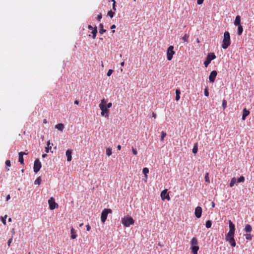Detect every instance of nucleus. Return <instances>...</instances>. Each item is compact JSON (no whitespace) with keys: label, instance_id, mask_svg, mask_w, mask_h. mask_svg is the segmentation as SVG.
I'll use <instances>...</instances> for the list:
<instances>
[{"label":"nucleus","instance_id":"nucleus-1","mask_svg":"<svg viewBox=\"0 0 254 254\" xmlns=\"http://www.w3.org/2000/svg\"><path fill=\"white\" fill-rule=\"evenodd\" d=\"M230 36L229 32L226 31L224 33V39L223 40L222 47L226 49L230 45Z\"/></svg>","mask_w":254,"mask_h":254},{"label":"nucleus","instance_id":"nucleus-2","mask_svg":"<svg viewBox=\"0 0 254 254\" xmlns=\"http://www.w3.org/2000/svg\"><path fill=\"white\" fill-rule=\"evenodd\" d=\"M134 223V220L129 215L126 216L122 219V223L126 227H129L131 225L133 224Z\"/></svg>","mask_w":254,"mask_h":254},{"label":"nucleus","instance_id":"nucleus-3","mask_svg":"<svg viewBox=\"0 0 254 254\" xmlns=\"http://www.w3.org/2000/svg\"><path fill=\"white\" fill-rule=\"evenodd\" d=\"M109 213H112V210L110 208H105L102 212L101 220L103 223H104L106 221Z\"/></svg>","mask_w":254,"mask_h":254},{"label":"nucleus","instance_id":"nucleus-4","mask_svg":"<svg viewBox=\"0 0 254 254\" xmlns=\"http://www.w3.org/2000/svg\"><path fill=\"white\" fill-rule=\"evenodd\" d=\"M216 58L215 54L213 53L208 54L205 61L204 62V64L205 67H207L211 61Z\"/></svg>","mask_w":254,"mask_h":254},{"label":"nucleus","instance_id":"nucleus-5","mask_svg":"<svg viewBox=\"0 0 254 254\" xmlns=\"http://www.w3.org/2000/svg\"><path fill=\"white\" fill-rule=\"evenodd\" d=\"M175 52L174 51V47L173 46H169L167 51V60L171 61L172 59L173 56Z\"/></svg>","mask_w":254,"mask_h":254},{"label":"nucleus","instance_id":"nucleus-6","mask_svg":"<svg viewBox=\"0 0 254 254\" xmlns=\"http://www.w3.org/2000/svg\"><path fill=\"white\" fill-rule=\"evenodd\" d=\"M48 204L49 205V208L51 210H54L58 207V204L55 202V199L53 197H51L48 200Z\"/></svg>","mask_w":254,"mask_h":254},{"label":"nucleus","instance_id":"nucleus-7","mask_svg":"<svg viewBox=\"0 0 254 254\" xmlns=\"http://www.w3.org/2000/svg\"><path fill=\"white\" fill-rule=\"evenodd\" d=\"M41 163L38 159H36L34 163L33 170L35 173H37L41 168Z\"/></svg>","mask_w":254,"mask_h":254},{"label":"nucleus","instance_id":"nucleus-8","mask_svg":"<svg viewBox=\"0 0 254 254\" xmlns=\"http://www.w3.org/2000/svg\"><path fill=\"white\" fill-rule=\"evenodd\" d=\"M99 108L100 109V110H101V114L102 116H105V117H108V114H109V110H108V108H107V107H103V106L102 105L101 106H99Z\"/></svg>","mask_w":254,"mask_h":254},{"label":"nucleus","instance_id":"nucleus-9","mask_svg":"<svg viewBox=\"0 0 254 254\" xmlns=\"http://www.w3.org/2000/svg\"><path fill=\"white\" fill-rule=\"evenodd\" d=\"M217 72L216 70H213L211 72L209 76V80L211 82H214L217 76Z\"/></svg>","mask_w":254,"mask_h":254},{"label":"nucleus","instance_id":"nucleus-10","mask_svg":"<svg viewBox=\"0 0 254 254\" xmlns=\"http://www.w3.org/2000/svg\"><path fill=\"white\" fill-rule=\"evenodd\" d=\"M161 197L163 200L166 199L168 200H170L171 199L169 195L167 193V190H166V189L163 190L161 192Z\"/></svg>","mask_w":254,"mask_h":254},{"label":"nucleus","instance_id":"nucleus-11","mask_svg":"<svg viewBox=\"0 0 254 254\" xmlns=\"http://www.w3.org/2000/svg\"><path fill=\"white\" fill-rule=\"evenodd\" d=\"M195 216L196 218H199L201 216L202 208L200 206H197L195 209Z\"/></svg>","mask_w":254,"mask_h":254},{"label":"nucleus","instance_id":"nucleus-12","mask_svg":"<svg viewBox=\"0 0 254 254\" xmlns=\"http://www.w3.org/2000/svg\"><path fill=\"white\" fill-rule=\"evenodd\" d=\"M226 240L228 241L231 246L234 247L236 246V242L234 239V237H226Z\"/></svg>","mask_w":254,"mask_h":254},{"label":"nucleus","instance_id":"nucleus-13","mask_svg":"<svg viewBox=\"0 0 254 254\" xmlns=\"http://www.w3.org/2000/svg\"><path fill=\"white\" fill-rule=\"evenodd\" d=\"M72 151L71 149H67L66 151L65 155L67 157V161L70 162L72 159Z\"/></svg>","mask_w":254,"mask_h":254},{"label":"nucleus","instance_id":"nucleus-14","mask_svg":"<svg viewBox=\"0 0 254 254\" xmlns=\"http://www.w3.org/2000/svg\"><path fill=\"white\" fill-rule=\"evenodd\" d=\"M250 113L249 111L245 108L243 111L242 120H245L246 117L250 114Z\"/></svg>","mask_w":254,"mask_h":254},{"label":"nucleus","instance_id":"nucleus-15","mask_svg":"<svg viewBox=\"0 0 254 254\" xmlns=\"http://www.w3.org/2000/svg\"><path fill=\"white\" fill-rule=\"evenodd\" d=\"M18 154H19V159H18L19 162H20V163L21 164L24 165V158H23L24 152H20Z\"/></svg>","mask_w":254,"mask_h":254},{"label":"nucleus","instance_id":"nucleus-16","mask_svg":"<svg viewBox=\"0 0 254 254\" xmlns=\"http://www.w3.org/2000/svg\"><path fill=\"white\" fill-rule=\"evenodd\" d=\"M191 247L198 246V241L195 237H193L190 241Z\"/></svg>","mask_w":254,"mask_h":254},{"label":"nucleus","instance_id":"nucleus-17","mask_svg":"<svg viewBox=\"0 0 254 254\" xmlns=\"http://www.w3.org/2000/svg\"><path fill=\"white\" fill-rule=\"evenodd\" d=\"M234 24L236 26L238 25L241 24V17L240 15H237L236 17L235 21H234Z\"/></svg>","mask_w":254,"mask_h":254},{"label":"nucleus","instance_id":"nucleus-18","mask_svg":"<svg viewBox=\"0 0 254 254\" xmlns=\"http://www.w3.org/2000/svg\"><path fill=\"white\" fill-rule=\"evenodd\" d=\"M55 127L57 129H58L63 131L64 127V124H63L62 123H60V124H58L56 125V126H55Z\"/></svg>","mask_w":254,"mask_h":254},{"label":"nucleus","instance_id":"nucleus-19","mask_svg":"<svg viewBox=\"0 0 254 254\" xmlns=\"http://www.w3.org/2000/svg\"><path fill=\"white\" fill-rule=\"evenodd\" d=\"M191 250L193 254H197V251L199 250L198 246L191 247Z\"/></svg>","mask_w":254,"mask_h":254},{"label":"nucleus","instance_id":"nucleus-20","mask_svg":"<svg viewBox=\"0 0 254 254\" xmlns=\"http://www.w3.org/2000/svg\"><path fill=\"white\" fill-rule=\"evenodd\" d=\"M238 32L237 34L238 35H241L243 31V28L241 24L238 25Z\"/></svg>","mask_w":254,"mask_h":254},{"label":"nucleus","instance_id":"nucleus-21","mask_svg":"<svg viewBox=\"0 0 254 254\" xmlns=\"http://www.w3.org/2000/svg\"><path fill=\"white\" fill-rule=\"evenodd\" d=\"M70 233H71V239H74L76 238L77 235H76L75 231L73 228H72L70 230Z\"/></svg>","mask_w":254,"mask_h":254},{"label":"nucleus","instance_id":"nucleus-22","mask_svg":"<svg viewBox=\"0 0 254 254\" xmlns=\"http://www.w3.org/2000/svg\"><path fill=\"white\" fill-rule=\"evenodd\" d=\"M252 228L250 224H247L245 227V231L247 233H250L252 231Z\"/></svg>","mask_w":254,"mask_h":254},{"label":"nucleus","instance_id":"nucleus-23","mask_svg":"<svg viewBox=\"0 0 254 254\" xmlns=\"http://www.w3.org/2000/svg\"><path fill=\"white\" fill-rule=\"evenodd\" d=\"M103 27H104L103 24L102 23H100L99 25V28H100L99 33L101 34H103L104 33L106 32V30L104 29Z\"/></svg>","mask_w":254,"mask_h":254},{"label":"nucleus","instance_id":"nucleus-24","mask_svg":"<svg viewBox=\"0 0 254 254\" xmlns=\"http://www.w3.org/2000/svg\"><path fill=\"white\" fill-rule=\"evenodd\" d=\"M91 33L92 34V38L93 39H95L96 36V34L97 33V27H94V29L92 30Z\"/></svg>","mask_w":254,"mask_h":254},{"label":"nucleus","instance_id":"nucleus-25","mask_svg":"<svg viewBox=\"0 0 254 254\" xmlns=\"http://www.w3.org/2000/svg\"><path fill=\"white\" fill-rule=\"evenodd\" d=\"M236 183H237V179L235 177L232 178L230 183V187H233Z\"/></svg>","mask_w":254,"mask_h":254},{"label":"nucleus","instance_id":"nucleus-26","mask_svg":"<svg viewBox=\"0 0 254 254\" xmlns=\"http://www.w3.org/2000/svg\"><path fill=\"white\" fill-rule=\"evenodd\" d=\"M180 94H181L180 90L179 89H176V100L177 101L180 100Z\"/></svg>","mask_w":254,"mask_h":254},{"label":"nucleus","instance_id":"nucleus-27","mask_svg":"<svg viewBox=\"0 0 254 254\" xmlns=\"http://www.w3.org/2000/svg\"><path fill=\"white\" fill-rule=\"evenodd\" d=\"M235 230H229L228 233L227 234L226 237H234Z\"/></svg>","mask_w":254,"mask_h":254},{"label":"nucleus","instance_id":"nucleus-28","mask_svg":"<svg viewBox=\"0 0 254 254\" xmlns=\"http://www.w3.org/2000/svg\"><path fill=\"white\" fill-rule=\"evenodd\" d=\"M50 141L49 140L47 142V147L45 148V151L46 153H48L49 151V150L52 148V146H50Z\"/></svg>","mask_w":254,"mask_h":254},{"label":"nucleus","instance_id":"nucleus-29","mask_svg":"<svg viewBox=\"0 0 254 254\" xmlns=\"http://www.w3.org/2000/svg\"><path fill=\"white\" fill-rule=\"evenodd\" d=\"M229 230H235V225L231 220L229 221Z\"/></svg>","mask_w":254,"mask_h":254},{"label":"nucleus","instance_id":"nucleus-30","mask_svg":"<svg viewBox=\"0 0 254 254\" xmlns=\"http://www.w3.org/2000/svg\"><path fill=\"white\" fill-rule=\"evenodd\" d=\"M142 172H143V173L145 175V178H147V174L149 172V170L147 168L145 167V168H144L143 169V170H142Z\"/></svg>","mask_w":254,"mask_h":254},{"label":"nucleus","instance_id":"nucleus-31","mask_svg":"<svg viewBox=\"0 0 254 254\" xmlns=\"http://www.w3.org/2000/svg\"><path fill=\"white\" fill-rule=\"evenodd\" d=\"M205 181L208 184L210 183V180L209 178V173H206L204 177Z\"/></svg>","mask_w":254,"mask_h":254},{"label":"nucleus","instance_id":"nucleus-32","mask_svg":"<svg viewBox=\"0 0 254 254\" xmlns=\"http://www.w3.org/2000/svg\"><path fill=\"white\" fill-rule=\"evenodd\" d=\"M212 222L210 220H207L206 222L205 226L207 228H209L211 227Z\"/></svg>","mask_w":254,"mask_h":254},{"label":"nucleus","instance_id":"nucleus-33","mask_svg":"<svg viewBox=\"0 0 254 254\" xmlns=\"http://www.w3.org/2000/svg\"><path fill=\"white\" fill-rule=\"evenodd\" d=\"M197 143H196L194 145V146H193V148L192 149V152L194 153V154H195L197 153Z\"/></svg>","mask_w":254,"mask_h":254},{"label":"nucleus","instance_id":"nucleus-34","mask_svg":"<svg viewBox=\"0 0 254 254\" xmlns=\"http://www.w3.org/2000/svg\"><path fill=\"white\" fill-rule=\"evenodd\" d=\"M106 153L107 155H108V156H110V155H111V154L112 153L111 149L110 148H107L106 150Z\"/></svg>","mask_w":254,"mask_h":254},{"label":"nucleus","instance_id":"nucleus-35","mask_svg":"<svg viewBox=\"0 0 254 254\" xmlns=\"http://www.w3.org/2000/svg\"><path fill=\"white\" fill-rule=\"evenodd\" d=\"M245 179L244 177L241 176L240 178H239L237 180V183H239L244 182L245 181Z\"/></svg>","mask_w":254,"mask_h":254},{"label":"nucleus","instance_id":"nucleus-36","mask_svg":"<svg viewBox=\"0 0 254 254\" xmlns=\"http://www.w3.org/2000/svg\"><path fill=\"white\" fill-rule=\"evenodd\" d=\"M103 107H106L107 106V101L104 99L101 100V103L99 104V106L102 105Z\"/></svg>","mask_w":254,"mask_h":254},{"label":"nucleus","instance_id":"nucleus-37","mask_svg":"<svg viewBox=\"0 0 254 254\" xmlns=\"http://www.w3.org/2000/svg\"><path fill=\"white\" fill-rule=\"evenodd\" d=\"M189 38V35L187 34H186L183 37H182V40L184 41V42H187L188 40V39Z\"/></svg>","mask_w":254,"mask_h":254},{"label":"nucleus","instance_id":"nucleus-38","mask_svg":"<svg viewBox=\"0 0 254 254\" xmlns=\"http://www.w3.org/2000/svg\"><path fill=\"white\" fill-rule=\"evenodd\" d=\"M245 238L248 240H251L252 236L250 234H246L245 235Z\"/></svg>","mask_w":254,"mask_h":254},{"label":"nucleus","instance_id":"nucleus-39","mask_svg":"<svg viewBox=\"0 0 254 254\" xmlns=\"http://www.w3.org/2000/svg\"><path fill=\"white\" fill-rule=\"evenodd\" d=\"M166 136V133L164 131H162L161 132V140L162 141L164 140V137Z\"/></svg>","mask_w":254,"mask_h":254},{"label":"nucleus","instance_id":"nucleus-40","mask_svg":"<svg viewBox=\"0 0 254 254\" xmlns=\"http://www.w3.org/2000/svg\"><path fill=\"white\" fill-rule=\"evenodd\" d=\"M41 182V179L40 177H38L34 182L35 185H40Z\"/></svg>","mask_w":254,"mask_h":254},{"label":"nucleus","instance_id":"nucleus-41","mask_svg":"<svg viewBox=\"0 0 254 254\" xmlns=\"http://www.w3.org/2000/svg\"><path fill=\"white\" fill-rule=\"evenodd\" d=\"M7 215H5L4 217H1V219L2 221V222L4 225L6 224V219L7 218Z\"/></svg>","mask_w":254,"mask_h":254},{"label":"nucleus","instance_id":"nucleus-42","mask_svg":"<svg viewBox=\"0 0 254 254\" xmlns=\"http://www.w3.org/2000/svg\"><path fill=\"white\" fill-rule=\"evenodd\" d=\"M114 14H115V12L112 11L111 10H110V11H108V15L111 17V18H112L113 17L114 15Z\"/></svg>","mask_w":254,"mask_h":254},{"label":"nucleus","instance_id":"nucleus-43","mask_svg":"<svg viewBox=\"0 0 254 254\" xmlns=\"http://www.w3.org/2000/svg\"><path fill=\"white\" fill-rule=\"evenodd\" d=\"M222 106L224 109H225L227 107V102L225 100H223Z\"/></svg>","mask_w":254,"mask_h":254},{"label":"nucleus","instance_id":"nucleus-44","mask_svg":"<svg viewBox=\"0 0 254 254\" xmlns=\"http://www.w3.org/2000/svg\"><path fill=\"white\" fill-rule=\"evenodd\" d=\"M5 165L7 167H9L11 165L10 161L9 160H7L5 161Z\"/></svg>","mask_w":254,"mask_h":254},{"label":"nucleus","instance_id":"nucleus-45","mask_svg":"<svg viewBox=\"0 0 254 254\" xmlns=\"http://www.w3.org/2000/svg\"><path fill=\"white\" fill-rule=\"evenodd\" d=\"M113 72V70L109 69L107 73V76H110Z\"/></svg>","mask_w":254,"mask_h":254},{"label":"nucleus","instance_id":"nucleus-46","mask_svg":"<svg viewBox=\"0 0 254 254\" xmlns=\"http://www.w3.org/2000/svg\"><path fill=\"white\" fill-rule=\"evenodd\" d=\"M102 17V15L101 13H100L99 15H98L97 17V20L99 21H100Z\"/></svg>","mask_w":254,"mask_h":254},{"label":"nucleus","instance_id":"nucleus-47","mask_svg":"<svg viewBox=\"0 0 254 254\" xmlns=\"http://www.w3.org/2000/svg\"><path fill=\"white\" fill-rule=\"evenodd\" d=\"M204 95L206 96H208V95H209V92H208V91L207 88H206L204 90Z\"/></svg>","mask_w":254,"mask_h":254},{"label":"nucleus","instance_id":"nucleus-48","mask_svg":"<svg viewBox=\"0 0 254 254\" xmlns=\"http://www.w3.org/2000/svg\"><path fill=\"white\" fill-rule=\"evenodd\" d=\"M132 153L134 155H136L137 154V150L135 149H134L133 147H132Z\"/></svg>","mask_w":254,"mask_h":254},{"label":"nucleus","instance_id":"nucleus-49","mask_svg":"<svg viewBox=\"0 0 254 254\" xmlns=\"http://www.w3.org/2000/svg\"><path fill=\"white\" fill-rule=\"evenodd\" d=\"M12 241V238H10L8 240V242H7V245L8 246H10V244L11 243Z\"/></svg>","mask_w":254,"mask_h":254},{"label":"nucleus","instance_id":"nucleus-50","mask_svg":"<svg viewBox=\"0 0 254 254\" xmlns=\"http://www.w3.org/2000/svg\"><path fill=\"white\" fill-rule=\"evenodd\" d=\"M112 103L110 102V103H109L107 104V106H106V107H107V108H108H108H111V107H112Z\"/></svg>","mask_w":254,"mask_h":254},{"label":"nucleus","instance_id":"nucleus-51","mask_svg":"<svg viewBox=\"0 0 254 254\" xmlns=\"http://www.w3.org/2000/svg\"><path fill=\"white\" fill-rule=\"evenodd\" d=\"M204 0H197V3L198 4H201L203 3Z\"/></svg>","mask_w":254,"mask_h":254},{"label":"nucleus","instance_id":"nucleus-52","mask_svg":"<svg viewBox=\"0 0 254 254\" xmlns=\"http://www.w3.org/2000/svg\"><path fill=\"white\" fill-rule=\"evenodd\" d=\"M113 9L114 10H116V1H114V2H113Z\"/></svg>","mask_w":254,"mask_h":254},{"label":"nucleus","instance_id":"nucleus-53","mask_svg":"<svg viewBox=\"0 0 254 254\" xmlns=\"http://www.w3.org/2000/svg\"><path fill=\"white\" fill-rule=\"evenodd\" d=\"M88 28L89 30H93L94 29V27H93L91 25H89L88 26Z\"/></svg>","mask_w":254,"mask_h":254},{"label":"nucleus","instance_id":"nucleus-54","mask_svg":"<svg viewBox=\"0 0 254 254\" xmlns=\"http://www.w3.org/2000/svg\"><path fill=\"white\" fill-rule=\"evenodd\" d=\"M86 227L87 230L88 231H90V229H91V227H90V226H89V225H87Z\"/></svg>","mask_w":254,"mask_h":254},{"label":"nucleus","instance_id":"nucleus-55","mask_svg":"<svg viewBox=\"0 0 254 254\" xmlns=\"http://www.w3.org/2000/svg\"><path fill=\"white\" fill-rule=\"evenodd\" d=\"M10 199V196L9 194L7 195L6 197V201H8L9 200V199Z\"/></svg>","mask_w":254,"mask_h":254},{"label":"nucleus","instance_id":"nucleus-56","mask_svg":"<svg viewBox=\"0 0 254 254\" xmlns=\"http://www.w3.org/2000/svg\"><path fill=\"white\" fill-rule=\"evenodd\" d=\"M116 27V25L113 24V25H112L111 26V29H115Z\"/></svg>","mask_w":254,"mask_h":254},{"label":"nucleus","instance_id":"nucleus-57","mask_svg":"<svg viewBox=\"0 0 254 254\" xmlns=\"http://www.w3.org/2000/svg\"><path fill=\"white\" fill-rule=\"evenodd\" d=\"M152 117H153L154 119H155L156 118V115L155 113H152Z\"/></svg>","mask_w":254,"mask_h":254},{"label":"nucleus","instance_id":"nucleus-58","mask_svg":"<svg viewBox=\"0 0 254 254\" xmlns=\"http://www.w3.org/2000/svg\"><path fill=\"white\" fill-rule=\"evenodd\" d=\"M117 148L119 150H120L121 149V146L120 145H118L117 146Z\"/></svg>","mask_w":254,"mask_h":254},{"label":"nucleus","instance_id":"nucleus-59","mask_svg":"<svg viewBox=\"0 0 254 254\" xmlns=\"http://www.w3.org/2000/svg\"><path fill=\"white\" fill-rule=\"evenodd\" d=\"M74 104H76V105H78L79 104V101L78 100H75L74 101Z\"/></svg>","mask_w":254,"mask_h":254},{"label":"nucleus","instance_id":"nucleus-60","mask_svg":"<svg viewBox=\"0 0 254 254\" xmlns=\"http://www.w3.org/2000/svg\"><path fill=\"white\" fill-rule=\"evenodd\" d=\"M121 66H124V65H125V62H124V61H123V62H122V63H121Z\"/></svg>","mask_w":254,"mask_h":254},{"label":"nucleus","instance_id":"nucleus-61","mask_svg":"<svg viewBox=\"0 0 254 254\" xmlns=\"http://www.w3.org/2000/svg\"><path fill=\"white\" fill-rule=\"evenodd\" d=\"M47 156V155L46 154H43L42 155V157H43V158H45V157H46Z\"/></svg>","mask_w":254,"mask_h":254},{"label":"nucleus","instance_id":"nucleus-62","mask_svg":"<svg viewBox=\"0 0 254 254\" xmlns=\"http://www.w3.org/2000/svg\"><path fill=\"white\" fill-rule=\"evenodd\" d=\"M212 207H215V203L214 202H212Z\"/></svg>","mask_w":254,"mask_h":254},{"label":"nucleus","instance_id":"nucleus-63","mask_svg":"<svg viewBox=\"0 0 254 254\" xmlns=\"http://www.w3.org/2000/svg\"><path fill=\"white\" fill-rule=\"evenodd\" d=\"M43 123H44V124L47 123V120L46 119H44L43 120Z\"/></svg>","mask_w":254,"mask_h":254},{"label":"nucleus","instance_id":"nucleus-64","mask_svg":"<svg viewBox=\"0 0 254 254\" xmlns=\"http://www.w3.org/2000/svg\"><path fill=\"white\" fill-rule=\"evenodd\" d=\"M12 221V219L11 218H8V221L11 222Z\"/></svg>","mask_w":254,"mask_h":254}]
</instances>
